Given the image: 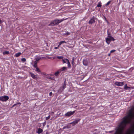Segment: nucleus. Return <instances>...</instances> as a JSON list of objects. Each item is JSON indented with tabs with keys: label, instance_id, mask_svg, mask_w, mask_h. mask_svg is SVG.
Masks as SVG:
<instances>
[{
	"label": "nucleus",
	"instance_id": "1",
	"mask_svg": "<svg viewBox=\"0 0 134 134\" xmlns=\"http://www.w3.org/2000/svg\"><path fill=\"white\" fill-rule=\"evenodd\" d=\"M110 38H106V41L108 44L110 43L111 41V40L114 41L115 40L111 36H108Z\"/></svg>",
	"mask_w": 134,
	"mask_h": 134
},
{
	"label": "nucleus",
	"instance_id": "2",
	"mask_svg": "<svg viewBox=\"0 0 134 134\" xmlns=\"http://www.w3.org/2000/svg\"><path fill=\"white\" fill-rule=\"evenodd\" d=\"M9 98V97L7 96H1L0 97V100L2 101H6Z\"/></svg>",
	"mask_w": 134,
	"mask_h": 134
},
{
	"label": "nucleus",
	"instance_id": "3",
	"mask_svg": "<svg viewBox=\"0 0 134 134\" xmlns=\"http://www.w3.org/2000/svg\"><path fill=\"white\" fill-rule=\"evenodd\" d=\"M75 112V111H73L68 112L65 114V115L66 116H70L73 114Z\"/></svg>",
	"mask_w": 134,
	"mask_h": 134
},
{
	"label": "nucleus",
	"instance_id": "4",
	"mask_svg": "<svg viewBox=\"0 0 134 134\" xmlns=\"http://www.w3.org/2000/svg\"><path fill=\"white\" fill-rule=\"evenodd\" d=\"M66 87V85L65 83V81L64 82V83L62 87H60L58 90V92H61Z\"/></svg>",
	"mask_w": 134,
	"mask_h": 134
},
{
	"label": "nucleus",
	"instance_id": "5",
	"mask_svg": "<svg viewBox=\"0 0 134 134\" xmlns=\"http://www.w3.org/2000/svg\"><path fill=\"white\" fill-rule=\"evenodd\" d=\"M115 84L118 86H122L124 84V83L123 82H116L115 83Z\"/></svg>",
	"mask_w": 134,
	"mask_h": 134
},
{
	"label": "nucleus",
	"instance_id": "6",
	"mask_svg": "<svg viewBox=\"0 0 134 134\" xmlns=\"http://www.w3.org/2000/svg\"><path fill=\"white\" fill-rule=\"evenodd\" d=\"M80 119H79L77 120H76L75 121H74L73 122L70 123L69 124H72V126H74L76 124H77L78 122L80 120Z\"/></svg>",
	"mask_w": 134,
	"mask_h": 134
},
{
	"label": "nucleus",
	"instance_id": "7",
	"mask_svg": "<svg viewBox=\"0 0 134 134\" xmlns=\"http://www.w3.org/2000/svg\"><path fill=\"white\" fill-rule=\"evenodd\" d=\"M64 19H61V20H54V21L55 23V24L56 25H58L59 23L61 22L62 21L64 20Z\"/></svg>",
	"mask_w": 134,
	"mask_h": 134
},
{
	"label": "nucleus",
	"instance_id": "8",
	"mask_svg": "<svg viewBox=\"0 0 134 134\" xmlns=\"http://www.w3.org/2000/svg\"><path fill=\"white\" fill-rule=\"evenodd\" d=\"M95 22V21L94 20V17L93 16L92 18L89 21V23L90 24H92V23H94Z\"/></svg>",
	"mask_w": 134,
	"mask_h": 134
},
{
	"label": "nucleus",
	"instance_id": "9",
	"mask_svg": "<svg viewBox=\"0 0 134 134\" xmlns=\"http://www.w3.org/2000/svg\"><path fill=\"white\" fill-rule=\"evenodd\" d=\"M29 73L31 75V77L33 79H35L37 78L36 76L33 73L30 72Z\"/></svg>",
	"mask_w": 134,
	"mask_h": 134
},
{
	"label": "nucleus",
	"instance_id": "10",
	"mask_svg": "<svg viewBox=\"0 0 134 134\" xmlns=\"http://www.w3.org/2000/svg\"><path fill=\"white\" fill-rule=\"evenodd\" d=\"M83 64L85 66H87L88 65V62L86 60H83Z\"/></svg>",
	"mask_w": 134,
	"mask_h": 134
},
{
	"label": "nucleus",
	"instance_id": "11",
	"mask_svg": "<svg viewBox=\"0 0 134 134\" xmlns=\"http://www.w3.org/2000/svg\"><path fill=\"white\" fill-rule=\"evenodd\" d=\"M124 88L125 90H129L130 88L129 87H127V84H126L124 86Z\"/></svg>",
	"mask_w": 134,
	"mask_h": 134
},
{
	"label": "nucleus",
	"instance_id": "12",
	"mask_svg": "<svg viewBox=\"0 0 134 134\" xmlns=\"http://www.w3.org/2000/svg\"><path fill=\"white\" fill-rule=\"evenodd\" d=\"M42 131L43 130L42 129L39 128L38 130L37 133L38 134L42 132Z\"/></svg>",
	"mask_w": 134,
	"mask_h": 134
},
{
	"label": "nucleus",
	"instance_id": "13",
	"mask_svg": "<svg viewBox=\"0 0 134 134\" xmlns=\"http://www.w3.org/2000/svg\"><path fill=\"white\" fill-rule=\"evenodd\" d=\"M56 25L55 24V23L54 22V21H53L51 23L48 25L49 26L50 25H52V26H54Z\"/></svg>",
	"mask_w": 134,
	"mask_h": 134
},
{
	"label": "nucleus",
	"instance_id": "14",
	"mask_svg": "<svg viewBox=\"0 0 134 134\" xmlns=\"http://www.w3.org/2000/svg\"><path fill=\"white\" fill-rule=\"evenodd\" d=\"M66 61L67 62V63H68V64L69 67V68L70 67L71 65H70V63L69 62V60L68 59H66Z\"/></svg>",
	"mask_w": 134,
	"mask_h": 134
},
{
	"label": "nucleus",
	"instance_id": "15",
	"mask_svg": "<svg viewBox=\"0 0 134 134\" xmlns=\"http://www.w3.org/2000/svg\"><path fill=\"white\" fill-rule=\"evenodd\" d=\"M21 54V53L20 52H19L18 53H17L15 54V56L16 57H18L20 56V55Z\"/></svg>",
	"mask_w": 134,
	"mask_h": 134
},
{
	"label": "nucleus",
	"instance_id": "16",
	"mask_svg": "<svg viewBox=\"0 0 134 134\" xmlns=\"http://www.w3.org/2000/svg\"><path fill=\"white\" fill-rule=\"evenodd\" d=\"M9 52L8 51L4 52H3V54H8L9 53Z\"/></svg>",
	"mask_w": 134,
	"mask_h": 134
},
{
	"label": "nucleus",
	"instance_id": "17",
	"mask_svg": "<svg viewBox=\"0 0 134 134\" xmlns=\"http://www.w3.org/2000/svg\"><path fill=\"white\" fill-rule=\"evenodd\" d=\"M41 59V58L39 56L37 58H36L35 59L37 61H38L40 60Z\"/></svg>",
	"mask_w": 134,
	"mask_h": 134
},
{
	"label": "nucleus",
	"instance_id": "18",
	"mask_svg": "<svg viewBox=\"0 0 134 134\" xmlns=\"http://www.w3.org/2000/svg\"><path fill=\"white\" fill-rule=\"evenodd\" d=\"M64 43H66V42L64 41H60L59 43V45H60Z\"/></svg>",
	"mask_w": 134,
	"mask_h": 134
},
{
	"label": "nucleus",
	"instance_id": "19",
	"mask_svg": "<svg viewBox=\"0 0 134 134\" xmlns=\"http://www.w3.org/2000/svg\"><path fill=\"white\" fill-rule=\"evenodd\" d=\"M36 68V70L38 72H40L41 71L40 70L39 68Z\"/></svg>",
	"mask_w": 134,
	"mask_h": 134
},
{
	"label": "nucleus",
	"instance_id": "20",
	"mask_svg": "<svg viewBox=\"0 0 134 134\" xmlns=\"http://www.w3.org/2000/svg\"><path fill=\"white\" fill-rule=\"evenodd\" d=\"M57 58L58 59H63V56H57Z\"/></svg>",
	"mask_w": 134,
	"mask_h": 134
},
{
	"label": "nucleus",
	"instance_id": "21",
	"mask_svg": "<svg viewBox=\"0 0 134 134\" xmlns=\"http://www.w3.org/2000/svg\"><path fill=\"white\" fill-rule=\"evenodd\" d=\"M21 60L23 62H25L26 61V59L25 58H23L21 59Z\"/></svg>",
	"mask_w": 134,
	"mask_h": 134
},
{
	"label": "nucleus",
	"instance_id": "22",
	"mask_svg": "<svg viewBox=\"0 0 134 134\" xmlns=\"http://www.w3.org/2000/svg\"><path fill=\"white\" fill-rule=\"evenodd\" d=\"M50 118V115H49L48 117H46V120H48Z\"/></svg>",
	"mask_w": 134,
	"mask_h": 134
},
{
	"label": "nucleus",
	"instance_id": "23",
	"mask_svg": "<svg viewBox=\"0 0 134 134\" xmlns=\"http://www.w3.org/2000/svg\"><path fill=\"white\" fill-rule=\"evenodd\" d=\"M101 5L100 3H99L97 5V7H100L101 6Z\"/></svg>",
	"mask_w": 134,
	"mask_h": 134
},
{
	"label": "nucleus",
	"instance_id": "24",
	"mask_svg": "<svg viewBox=\"0 0 134 134\" xmlns=\"http://www.w3.org/2000/svg\"><path fill=\"white\" fill-rule=\"evenodd\" d=\"M62 61L64 63H66V59H62Z\"/></svg>",
	"mask_w": 134,
	"mask_h": 134
},
{
	"label": "nucleus",
	"instance_id": "25",
	"mask_svg": "<svg viewBox=\"0 0 134 134\" xmlns=\"http://www.w3.org/2000/svg\"><path fill=\"white\" fill-rule=\"evenodd\" d=\"M59 73V72H58V71H57V72H56L55 74V75L56 76H57L58 75V74Z\"/></svg>",
	"mask_w": 134,
	"mask_h": 134
},
{
	"label": "nucleus",
	"instance_id": "26",
	"mask_svg": "<svg viewBox=\"0 0 134 134\" xmlns=\"http://www.w3.org/2000/svg\"><path fill=\"white\" fill-rule=\"evenodd\" d=\"M33 66L34 68H37V64H34Z\"/></svg>",
	"mask_w": 134,
	"mask_h": 134
},
{
	"label": "nucleus",
	"instance_id": "27",
	"mask_svg": "<svg viewBox=\"0 0 134 134\" xmlns=\"http://www.w3.org/2000/svg\"><path fill=\"white\" fill-rule=\"evenodd\" d=\"M60 45H59V44L58 45V46L57 47H55L54 48V49H58V48H59V46H60Z\"/></svg>",
	"mask_w": 134,
	"mask_h": 134
},
{
	"label": "nucleus",
	"instance_id": "28",
	"mask_svg": "<svg viewBox=\"0 0 134 134\" xmlns=\"http://www.w3.org/2000/svg\"><path fill=\"white\" fill-rule=\"evenodd\" d=\"M70 34V33H69L68 32H67L66 33L65 35H69Z\"/></svg>",
	"mask_w": 134,
	"mask_h": 134
},
{
	"label": "nucleus",
	"instance_id": "29",
	"mask_svg": "<svg viewBox=\"0 0 134 134\" xmlns=\"http://www.w3.org/2000/svg\"><path fill=\"white\" fill-rule=\"evenodd\" d=\"M115 51V50H113L111 51L110 52L111 53H112L113 52Z\"/></svg>",
	"mask_w": 134,
	"mask_h": 134
},
{
	"label": "nucleus",
	"instance_id": "30",
	"mask_svg": "<svg viewBox=\"0 0 134 134\" xmlns=\"http://www.w3.org/2000/svg\"><path fill=\"white\" fill-rule=\"evenodd\" d=\"M70 124H69L68 125V126L69 127V128H70L71 127Z\"/></svg>",
	"mask_w": 134,
	"mask_h": 134
},
{
	"label": "nucleus",
	"instance_id": "31",
	"mask_svg": "<svg viewBox=\"0 0 134 134\" xmlns=\"http://www.w3.org/2000/svg\"><path fill=\"white\" fill-rule=\"evenodd\" d=\"M3 22V20H2L0 19V24H1Z\"/></svg>",
	"mask_w": 134,
	"mask_h": 134
},
{
	"label": "nucleus",
	"instance_id": "32",
	"mask_svg": "<svg viewBox=\"0 0 134 134\" xmlns=\"http://www.w3.org/2000/svg\"><path fill=\"white\" fill-rule=\"evenodd\" d=\"M37 61L36 60L34 62V64H37Z\"/></svg>",
	"mask_w": 134,
	"mask_h": 134
},
{
	"label": "nucleus",
	"instance_id": "33",
	"mask_svg": "<svg viewBox=\"0 0 134 134\" xmlns=\"http://www.w3.org/2000/svg\"><path fill=\"white\" fill-rule=\"evenodd\" d=\"M74 58L73 57L72 59V63L73 64L74 62Z\"/></svg>",
	"mask_w": 134,
	"mask_h": 134
},
{
	"label": "nucleus",
	"instance_id": "34",
	"mask_svg": "<svg viewBox=\"0 0 134 134\" xmlns=\"http://www.w3.org/2000/svg\"><path fill=\"white\" fill-rule=\"evenodd\" d=\"M66 69V68L65 67H63V68H62V70H65V69Z\"/></svg>",
	"mask_w": 134,
	"mask_h": 134
},
{
	"label": "nucleus",
	"instance_id": "35",
	"mask_svg": "<svg viewBox=\"0 0 134 134\" xmlns=\"http://www.w3.org/2000/svg\"><path fill=\"white\" fill-rule=\"evenodd\" d=\"M110 2H108L106 4V5H109L110 3Z\"/></svg>",
	"mask_w": 134,
	"mask_h": 134
},
{
	"label": "nucleus",
	"instance_id": "36",
	"mask_svg": "<svg viewBox=\"0 0 134 134\" xmlns=\"http://www.w3.org/2000/svg\"><path fill=\"white\" fill-rule=\"evenodd\" d=\"M49 94L50 96H52V92H50V93Z\"/></svg>",
	"mask_w": 134,
	"mask_h": 134
},
{
	"label": "nucleus",
	"instance_id": "37",
	"mask_svg": "<svg viewBox=\"0 0 134 134\" xmlns=\"http://www.w3.org/2000/svg\"><path fill=\"white\" fill-rule=\"evenodd\" d=\"M59 115H60V116H62L63 115V114L62 113L61 114V113H59Z\"/></svg>",
	"mask_w": 134,
	"mask_h": 134
},
{
	"label": "nucleus",
	"instance_id": "38",
	"mask_svg": "<svg viewBox=\"0 0 134 134\" xmlns=\"http://www.w3.org/2000/svg\"><path fill=\"white\" fill-rule=\"evenodd\" d=\"M66 128H67V129L69 128V127L68 125H67L66 126Z\"/></svg>",
	"mask_w": 134,
	"mask_h": 134
},
{
	"label": "nucleus",
	"instance_id": "39",
	"mask_svg": "<svg viewBox=\"0 0 134 134\" xmlns=\"http://www.w3.org/2000/svg\"><path fill=\"white\" fill-rule=\"evenodd\" d=\"M68 47H69V48H72L73 47H74V46H73V47H72L71 46V47H69V46H68Z\"/></svg>",
	"mask_w": 134,
	"mask_h": 134
},
{
	"label": "nucleus",
	"instance_id": "40",
	"mask_svg": "<svg viewBox=\"0 0 134 134\" xmlns=\"http://www.w3.org/2000/svg\"><path fill=\"white\" fill-rule=\"evenodd\" d=\"M65 128H66V126H64L63 128V129H64Z\"/></svg>",
	"mask_w": 134,
	"mask_h": 134
},
{
	"label": "nucleus",
	"instance_id": "41",
	"mask_svg": "<svg viewBox=\"0 0 134 134\" xmlns=\"http://www.w3.org/2000/svg\"><path fill=\"white\" fill-rule=\"evenodd\" d=\"M16 104H14L13 105V107H14V106H15L16 105Z\"/></svg>",
	"mask_w": 134,
	"mask_h": 134
},
{
	"label": "nucleus",
	"instance_id": "42",
	"mask_svg": "<svg viewBox=\"0 0 134 134\" xmlns=\"http://www.w3.org/2000/svg\"><path fill=\"white\" fill-rule=\"evenodd\" d=\"M113 131H109V133H111V132H113Z\"/></svg>",
	"mask_w": 134,
	"mask_h": 134
},
{
	"label": "nucleus",
	"instance_id": "43",
	"mask_svg": "<svg viewBox=\"0 0 134 134\" xmlns=\"http://www.w3.org/2000/svg\"><path fill=\"white\" fill-rule=\"evenodd\" d=\"M110 53L109 54H108V55H109V56H110Z\"/></svg>",
	"mask_w": 134,
	"mask_h": 134
},
{
	"label": "nucleus",
	"instance_id": "44",
	"mask_svg": "<svg viewBox=\"0 0 134 134\" xmlns=\"http://www.w3.org/2000/svg\"><path fill=\"white\" fill-rule=\"evenodd\" d=\"M49 79H52L51 77H50L49 78Z\"/></svg>",
	"mask_w": 134,
	"mask_h": 134
},
{
	"label": "nucleus",
	"instance_id": "45",
	"mask_svg": "<svg viewBox=\"0 0 134 134\" xmlns=\"http://www.w3.org/2000/svg\"><path fill=\"white\" fill-rule=\"evenodd\" d=\"M42 58H44V57H42Z\"/></svg>",
	"mask_w": 134,
	"mask_h": 134
}]
</instances>
